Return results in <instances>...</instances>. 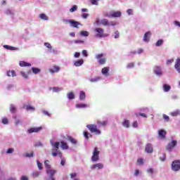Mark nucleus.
<instances>
[{"label":"nucleus","instance_id":"1","mask_svg":"<svg viewBox=\"0 0 180 180\" xmlns=\"http://www.w3.org/2000/svg\"><path fill=\"white\" fill-rule=\"evenodd\" d=\"M51 144L53 146V148L52 149V155L53 157H60V158H63V153L59 150L60 148V142H56L55 143L53 141H51Z\"/></svg>","mask_w":180,"mask_h":180},{"label":"nucleus","instance_id":"2","mask_svg":"<svg viewBox=\"0 0 180 180\" xmlns=\"http://www.w3.org/2000/svg\"><path fill=\"white\" fill-rule=\"evenodd\" d=\"M99 154H101V150H99V148H98V147H95L91 156V161L93 162H98V160H99Z\"/></svg>","mask_w":180,"mask_h":180},{"label":"nucleus","instance_id":"3","mask_svg":"<svg viewBox=\"0 0 180 180\" xmlns=\"http://www.w3.org/2000/svg\"><path fill=\"white\" fill-rule=\"evenodd\" d=\"M87 129L91 131V133H94L97 136H99L101 134V131L98 129V126L96 124H90L86 125Z\"/></svg>","mask_w":180,"mask_h":180},{"label":"nucleus","instance_id":"4","mask_svg":"<svg viewBox=\"0 0 180 180\" xmlns=\"http://www.w3.org/2000/svg\"><path fill=\"white\" fill-rule=\"evenodd\" d=\"M94 32H96V37H106L108 34H105L103 28L97 27L94 30Z\"/></svg>","mask_w":180,"mask_h":180},{"label":"nucleus","instance_id":"5","mask_svg":"<svg viewBox=\"0 0 180 180\" xmlns=\"http://www.w3.org/2000/svg\"><path fill=\"white\" fill-rule=\"evenodd\" d=\"M102 57H103V53H99L96 55V60H98V64H100V65H103L106 64V61H107L106 58H102Z\"/></svg>","mask_w":180,"mask_h":180},{"label":"nucleus","instance_id":"6","mask_svg":"<svg viewBox=\"0 0 180 180\" xmlns=\"http://www.w3.org/2000/svg\"><path fill=\"white\" fill-rule=\"evenodd\" d=\"M104 16H107V18H120V16H122V12L114 11L113 13H112L110 14L105 13Z\"/></svg>","mask_w":180,"mask_h":180},{"label":"nucleus","instance_id":"7","mask_svg":"<svg viewBox=\"0 0 180 180\" xmlns=\"http://www.w3.org/2000/svg\"><path fill=\"white\" fill-rule=\"evenodd\" d=\"M65 23H70V26H72V27H76V29H78V26H81V22L74 20H67Z\"/></svg>","mask_w":180,"mask_h":180},{"label":"nucleus","instance_id":"8","mask_svg":"<svg viewBox=\"0 0 180 180\" xmlns=\"http://www.w3.org/2000/svg\"><path fill=\"white\" fill-rule=\"evenodd\" d=\"M172 169L173 171H179L180 169V161L175 160L172 164Z\"/></svg>","mask_w":180,"mask_h":180},{"label":"nucleus","instance_id":"9","mask_svg":"<svg viewBox=\"0 0 180 180\" xmlns=\"http://www.w3.org/2000/svg\"><path fill=\"white\" fill-rule=\"evenodd\" d=\"M41 130H43V127H32L27 129V133L30 134L32 133H39V131H41Z\"/></svg>","mask_w":180,"mask_h":180},{"label":"nucleus","instance_id":"10","mask_svg":"<svg viewBox=\"0 0 180 180\" xmlns=\"http://www.w3.org/2000/svg\"><path fill=\"white\" fill-rule=\"evenodd\" d=\"M176 144H177L176 141L174 140L171 143H168L166 148L168 151H171L172 148H174V147H176Z\"/></svg>","mask_w":180,"mask_h":180},{"label":"nucleus","instance_id":"11","mask_svg":"<svg viewBox=\"0 0 180 180\" xmlns=\"http://www.w3.org/2000/svg\"><path fill=\"white\" fill-rule=\"evenodd\" d=\"M46 173L47 174V175L50 176V178H53V176H54V175L57 174V170L53 169L51 168V169H46Z\"/></svg>","mask_w":180,"mask_h":180},{"label":"nucleus","instance_id":"12","mask_svg":"<svg viewBox=\"0 0 180 180\" xmlns=\"http://www.w3.org/2000/svg\"><path fill=\"white\" fill-rule=\"evenodd\" d=\"M103 168V165H102V163H97L95 165H93L91 167V169H102Z\"/></svg>","mask_w":180,"mask_h":180},{"label":"nucleus","instance_id":"13","mask_svg":"<svg viewBox=\"0 0 180 180\" xmlns=\"http://www.w3.org/2000/svg\"><path fill=\"white\" fill-rule=\"evenodd\" d=\"M101 24L103 25V26H115V25H116L115 23H109V21L108 20V19H103L101 20Z\"/></svg>","mask_w":180,"mask_h":180},{"label":"nucleus","instance_id":"14","mask_svg":"<svg viewBox=\"0 0 180 180\" xmlns=\"http://www.w3.org/2000/svg\"><path fill=\"white\" fill-rule=\"evenodd\" d=\"M158 134H159V137H160V139H165V137L167 136V131L164 129H160L158 131Z\"/></svg>","mask_w":180,"mask_h":180},{"label":"nucleus","instance_id":"15","mask_svg":"<svg viewBox=\"0 0 180 180\" xmlns=\"http://www.w3.org/2000/svg\"><path fill=\"white\" fill-rule=\"evenodd\" d=\"M145 150H146V153L151 154V153H153V145H151V143H148L146 146Z\"/></svg>","mask_w":180,"mask_h":180},{"label":"nucleus","instance_id":"16","mask_svg":"<svg viewBox=\"0 0 180 180\" xmlns=\"http://www.w3.org/2000/svg\"><path fill=\"white\" fill-rule=\"evenodd\" d=\"M154 72L156 75H162V71H161V68L160 66H156L154 69Z\"/></svg>","mask_w":180,"mask_h":180},{"label":"nucleus","instance_id":"17","mask_svg":"<svg viewBox=\"0 0 180 180\" xmlns=\"http://www.w3.org/2000/svg\"><path fill=\"white\" fill-rule=\"evenodd\" d=\"M174 68L176 70V71H178V72H179L180 74V58H177L176 60V63L174 65Z\"/></svg>","mask_w":180,"mask_h":180},{"label":"nucleus","instance_id":"18","mask_svg":"<svg viewBox=\"0 0 180 180\" xmlns=\"http://www.w3.org/2000/svg\"><path fill=\"white\" fill-rule=\"evenodd\" d=\"M49 71L51 74H54V72H58L60 71V67L54 65L53 66V69H49Z\"/></svg>","mask_w":180,"mask_h":180},{"label":"nucleus","instance_id":"19","mask_svg":"<svg viewBox=\"0 0 180 180\" xmlns=\"http://www.w3.org/2000/svg\"><path fill=\"white\" fill-rule=\"evenodd\" d=\"M150 36H151V32L150 31L145 33L143 36V40L145 41H150Z\"/></svg>","mask_w":180,"mask_h":180},{"label":"nucleus","instance_id":"20","mask_svg":"<svg viewBox=\"0 0 180 180\" xmlns=\"http://www.w3.org/2000/svg\"><path fill=\"white\" fill-rule=\"evenodd\" d=\"M83 64L84 60L82 59L78 60L74 63V65H75V67H81V65H82Z\"/></svg>","mask_w":180,"mask_h":180},{"label":"nucleus","instance_id":"21","mask_svg":"<svg viewBox=\"0 0 180 180\" xmlns=\"http://www.w3.org/2000/svg\"><path fill=\"white\" fill-rule=\"evenodd\" d=\"M60 144L62 150H68V148H70L68 144L63 141H60Z\"/></svg>","mask_w":180,"mask_h":180},{"label":"nucleus","instance_id":"22","mask_svg":"<svg viewBox=\"0 0 180 180\" xmlns=\"http://www.w3.org/2000/svg\"><path fill=\"white\" fill-rule=\"evenodd\" d=\"M67 139H68V141H70V143H71L72 144L76 145L77 143V141H76V139H74V138H73L72 136H68Z\"/></svg>","mask_w":180,"mask_h":180},{"label":"nucleus","instance_id":"23","mask_svg":"<svg viewBox=\"0 0 180 180\" xmlns=\"http://www.w3.org/2000/svg\"><path fill=\"white\" fill-rule=\"evenodd\" d=\"M19 65L21 67H30L32 65L30 63L25 62V61H20Z\"/></svg>","mask_w":180,"mask_h":180},{"label":"nucleus","instance_id":"24","mask_svg":"<svg viewBox=\"0 0 180 180\" xmlns=\"http://www.w3.org/2000/svg\"><path fill=\"white\" fill-rule=\"evenodd\" d=\"M122 126L124 127H127V129H129V127H130V121H129V120H124V121L122 122Z\"/></svg>","mask_w":180,"mask_h":180},{"label":"nucleus","instance_id":"25","mask_svg":"<svg viewBox=\"0 0 180 180\" xmlns=\"http://www.w3.org/2000/svg\"><path fill=\"white\" fill-rule=\"evenodd\" d=\"M8 77H16V72L15 70H8L7 72Z\"/></svg>","mask_w":180,"mask_h":180},{"label":"nucleus","instance_id":"26","mask_svg":"<svg viewBox=\"0 0 180 180\" xmlns=\"http://www.w3.org/2000/svg\"><path fill=\"white\" fill-rule=\"evenodd\" d=\"M86 106L87 105L85 103H77V104H76V108L77 109H84V108H86Z\"/></svg>","mask_w":180,"mask_h":180},{"label":"nucleus","instance_id":"27","mask_svg":"<svg viewBox=\"0 0 180 180\" xmlns=\"http://www.w3.org/2000/svg\"><path fill=\"white\" fill-rule=\"evenodd\" d=\"M44 166L46 168V169H51V165H50V160H45L44 161Z\"/></svg>","mask_w":180,"mask_h":180},{"label":"nucleus","instance_id":"28","mask_svg":"<svg viewBox=\"0 0 180 180\" xmlns=\"http://www.w3.org/2000/svg\"><path fill=\"white\" fill-rule=\"evenodd\" d=\"M83 134L86 140H89V137H92V134L88 133L86 131H84Z\"/></svg>","mask_w":180,"mask_h":180},{"label":"nucleus","instance_id":"29","mask_svg":"<svg viewBox=\"0 0 180 180\" xmlns=\"http://www.w3.org/2000/svg\"><path fill=\"white\" fill-rule=\"evenodd\" d=\"M101 72L103 75H106L109 72V67H105L102 69Z\"/></svg>","mask_w":180,"mask_h":180},{"label":"nucleus","instance_id":"30","mask_svg":"<svg viewBox=\"0 0 180 180\" xmlns=\"http://www.w3.org/2000/svg\"><path fill=\"white\" fill-rule=\"evenodd\" d=\"M170 115H171V116H174V117L179 116L180 110H175L174 112H172L170 113Z\"/></svg>","mask_w":180,"mask_h":180},{"label":"nucleus","instance_id":"31","mask_svg":"<svg viewBox=\"0 0 180 180\" xmlns=\"http://www.w3.org/2000/svg\"><path fill=\"white\" fill-rule=\"evenodd\" d=\"M39 18L40 19H41L42 20H49V18L47 17V15L44 13H41L39 15Z\"/></svg>","mask_w":180,"mask_h":180},{"label":"nucleus","instance_id":"32","mask_svg":"<svg viewBox=\"0 0 180 180\" xmlns=\"http://www.w3.org/2000/svg\"><path fill=\"white\" fill-rule=\"evenodd\" d=\"M163 89H164L165 92H169V91L171 89V86H169L168 84H164Z\"/></svg>","mask_w":180,"mask_h":180},{"label":"nucleus","instance_id":"33","mask_svg":"<svg viewBox=\"0 0 180 180\" xmlns=\"http://www.w3.org/2000/svg\"><path fill=\"white\" fill-rule=\"evenodd\" d=\"M86 98L85 92L84 91H80V95H79V99L80 101H84Z\"/></svg>","mask_w":180,"mask_h":180},{"label":"nucleus","instance_id":"34","mask_svg":"<svg viewBox=\"0 0 180 180\" xmlns=\"http://www.w3.org/2000/svg\"><path fill=\"white\" fill-rule=\"evenodd\" d=\"M97 124H98L99 126H106V124H108V121H97Z\"/></svg>","mask_w":180,"mask_h":180},{"label":"nucleus","instance_id":"35","mask_svg":"<svg viewBox=\"0 0 180 180\" xmlns=\"http://www.w3.org/2000/svg\"><path fill=\"white\" fill-rule=\"evenodd\" d=\"M163 43H164V40H162V39H159V40L156 42L155 46H156V47H160V46H162Z\"/></svg>","mask_w":180,"mask_h":180},{"label":"nucleus","instance_id":"36","mask_svg":"<svg viewBox=\"0 0 180 180\" xmlns=\"http://www.w3.org/2000/svg\"><path fill=\"white\" fill-rule=\"evenodd\" d=\"M32 70L33 74H39V72H40V69L37 68H32Z\"/></svg>","mask_w":180,"mask_h":180},{"label":"nucleus","instance_id":"37","mask_svg":"<svg viewBox=\"0 0 180 180\" xmlns=\"http://www.w3.org/2000/svg\"><path fill=\"white\" fill-rule=\"evenodd\" d=\"M68 99H75V95H74V93L70 92L68 94Z\"/></svg>","mask_w":180,"mask_h":180},{"label":"nucleus","instance_id":"38","mask_svg":"<svg viewBox=\"0 0 180 180\" xmlns=\"http://www.w3.org/2000/svg\"><path fill=\"white\" fill-rule=\"evenodd\" d=\"M80 34L82 36H84L85 37H88V36H89V32H88V31H82Z\"/></svg>","mask_w":180,"mask_h":180},{"label":"nucleus","instance_id":"39","mask_svg":"<svg viewBox=\"0 0 180 180\" xmlns=\"http://www.w3.org/2000/svg\"><path fill=\"white\" fill-rule=\"evenodd\" d=\"M10 112H11V113H15V112H16V107H15L13 105H11L10 106Z\"/></svg>","mask_w":180,"mask_h":180},{"label":"nucleus","instance_id":"40","mask_svg":"<svg viewBox=\"0 0 180 180\" xmlns=\"http://www.w3.org/2000/svg\"><path fill=\"white\" fill-rule=\"evenodd\" d=\"M37 164L39 169L41 171V169H43V164H41V162H39V160H37Z\"/></svg>","mask_w":180,"mask_h":180},{"label":"nucleus","instance_id":"41","mask_svg":"<svg viewBox=\"0 0 180 180\" xmlns=\"http://www.w3.org/2000/svg\"><path fill=\"white\" fill-rule=\"evenodd\" d=\"M78 9V6H77V5H74L70 9V12L72 13V12H75V11H77Z\"/></svg>","mask_w":180,"mask_h":180},{"label":"nucleus","instance_id":"42","mask_svg":"<svg viewBox=\"0 0 180 180\" xmlns=\"http://www.w3.org/2000/svg\"><path fill=\"white\" fill-rule=\"evenodd\" d=\"M4 49H6L7 50H15V47L9 45H4Z\"/></svg>","mask_w":180,"mask_h":180},{"label":"nucleus","instance_id":"43","mask_svg":"<svg viewBox=\"0 0 180 180\" xmlns=\"http://www.w3.org/2000/svg\"><path fill=\"white\" fill-rule=\"evenodd\" d=\"M2 123L3 124H8V123H9V120H8V118L4 117L2 119Z\"/></svg>","mask_w":180,"mask_h":180},{"label":"nucleus","instance_id":"44","mask_svg":"<svg viewBox=\"0 0 180 180\" xmlns=\"http://www.w3.org/2000/svg\"><path fill=\"white\" fill-rule=\"evenodd\" d=\"M39 175H40V172L35 171L33 172L32 173V176H34V178H37V176H39Z\"/></svg>","mask_w":180,"mask_h":180},{"label":"nucleus","instance_id":"45","mask_svg":"<svg viewBox=\"0 0 180 180\" xmlns=\"http://www.w3.org/2000/svg\"><path fill=\"white\" fill-rule=\"evenodd\" d=\"M139 116H141L142 117H147V115H146L145 113H141V112H140L139 114L136 113V117H139Z\"/></svg>","mask_w":180,"mask_h":180},{"label":"nucleus","instance_id":"46","mask_svg":"<svg viewBox=\"0 0 180 180\" xmlns=\"http://www.w3.org/2000/svg\"><path fill=\"white\" fill-rule=\"evenodd\" d=\"M163 119L166 122H169V117L165 114L163 115Z\"/></svg>","mask_w":180,"mask_h":180},{"label":"nucleus","instance_id":"47","mask_svg":"<svg viewBox=\"0 0 180 180\" xmlns=\"http://www.w3.org/2000/svg\"><path fill=\"white\" fill-rule=\"evenodd\" d=\"M161 161H165V159L167 158V155L165 153H163L162 156L160 157Z\"/></svg>","mask_w":180,"mask_h":180},{"label":"nucleus","instance_id":"48","mask_svg":"<svg viewBox=\"0 0 180 180\" xmlns=\"http://www.w3.org/2000/svg\"><path fill=\"white\" fill-rule=\"evenodd\" d=\"M44 46L47 47V49H52L51 44L50 43H48V42L44 43Z\"/></svg>","mask_w":180,"mask_h":180},{"label":"nucleus","instance_id":"49","mask_svg":"<svg viewBox=\"0 0 180 180\" xmlns=\"http://www.w3.org/2000/svg\"><path fill=\"white\" fill-rule=\"evenodd\" d=\"M6 15H13V12L11 11L10 9H7L5 12Z\"/></svg>","mask_w":180,"mask_h":180},{"label":"nucleus","instance_id":"50","mask_svg":"<svg viewBox=\"0 0 180 180\" xmlns=\"http://www.w3.org/2000/svg\"><path fill=\"white\" fill-rule=\"evenodd\" d=\"M137 162L139 164V165H143V164H144V161L142 158L138 159Z\"/></svg>","mask_w":180,"mask_h":180},{"label":"nucleus","instance_id":"51","mask_svg":"<svg viewBox=\"0 0 180 180\" xmlns=\"http://www.w3.org/2000/svg\"><path fill=\"white\" fill-rule=\"evenodd\" d=\"M99 0H90V2L92 5H98V1Z\"/></svg>","mask_w":180,"mask_h":180},{"label":"nucleus","instance_id":"52","mask_svg":"<svg viewBox=\"0 0 180 180\" xmlns=\"http://www.w3.org/2000/svg\"><path fill=\"white\" fill-rule=\"evenodd\" d=\"M133 67H134V63H129L127 65V68H133Z\"/></svg>","mask_w":180,"mask_h":180},{"label":"nucleus","instance_id":"53","mask_svg":"<svg viewBox=\"0 0 180 180\" xmlns=\"http://www.w3.org/2000/svg\"><path fill=\"white\" fill-rule=\"evenodd\" d=\"M26 110H34V108L33 106H31V105H27Z\"/></svg>","mask_w":180,"mask_h":180},{"label":"nucleus","instance_id":"54","mask_svg":"<svg viewBox=\"0 0 180 180\" xmlns=\"http://www.w3.org/2000/svg\"><path fill=\"white\" fill-rule=\"evenodd\" d=\"M20 74H21L22 77H23V78H25V79H27L28 76H27V75H26V73H25V72H21Z\"/></svg>","mask_w":180,"mask_h":180},{"label":"nucleus","instance_id":"55","mask_svg":"<svg viewBox=\"0 0 180 180\" xmlns=\"http://www.w3.org/2000/svg\"><path fill=\"white\" fill-rule=\"evenodd\" d=\"M132 127H135V128L139 127V124L137 123V121H134V122H133Z\"/></svg>","mask_w":180,"mask_h":180},{"label":"nucleus","instance_id":"56","mask_svg":"<svg viewBox=\"0 0 180 180\" xmlns=\"http://www.w3.org/2000/svg\"><path fill=\"white\" fill-rule=\"evenodd\" d=\"M82 55H83L84 57H88V52L86 51V50H83V51H82Z\"/></svg>","mask_w":180,"mask_h":180},{"label":"nucleus","instance_id":"57","mask_svg":"<svg viewBox=\"0 0 180 180\" xmlns=\"http://www.w3.org/2000/svg\"><path fill=\"white\" fill-rule=\"evenodd\" d=\"M88 16H89V14H88V13H83L82 15V18H83V19H86L88 18Z\"/></svg>","mask_w":180,"mask_h":180},{"label":"nucleus","instance_id":"58","mask_svg":"<svg viewBox=\"0 0 180 180\" xmlns=\"http://www.w3.org/2000/svg\"><path fill=\"white\" fill-rule=\"evenodd\" d=\"M79 56H81V53L79 52H75L74 56L75 58H79Z\"/></svg>","mask_w":180,"mask_h":180},{"label":"nucleus","instance_id":"59","mask_svg":"<svg viewBox=\"0 0 180 180\" xmlns=\"http://www.w3.org/2000/svg\"><path fill=\"white\" fill-rule=\"evenodd\" d=\"M147 172H148V174H154V169H153V168L148 169L147 170Z\"/></svg>","mask_w":180,"mask_h":180},{"label":"nucleus","instance_id":"60","mask_svg":"<svg viewBox=\"0 0 180 180\" xmlns=\"http://www.w3.org/2000/svg\"><path fill=\"white\" fill-rule=\"evenodd\" d=\"M6 153L7 154H12L13 153V148H8Z\"/></svg>","mask_w":180,"mask_h":180},{"label":"nucleus","instance_id":"61","mask_svg":"<svg viewBox=\"0 0 180 180\" xmlns=\"http://www.w3.org/2000/svg\"><path fill=\"white\" fill-rule=\"evenodd\" d=\"M115 34V39H119V31H116Z\"/></svg>","mask_w":180,"mask_h":180},{"label":"nucleus","instance_id":"62","mask_svg":"<svg viewBox=\"0 0 180 180\" xmlns=\"http://www.w3.org/2000/svg\"><path fill=\"white\" fill-rule=\"evenodd\" d=\"M20 180H29V178L26 176H22Z\"/></svg>","mask_w":180,"mask_h":180},{"label":"nucleus","instance_id":"63","mask_svg":"<svg viewBox=\"0 0 180 180\" xmlns=\"http://www.w3.org/2000/svg\"><path fill=\"white\" fill-rule=\"evenodd\" d=\"M77 176V173H72L70 174V178L72 179V178H75Z\"/></svg>","mask_w":180,"mask_h":180},{"label":"nucleus","instance_id":"64","mask_svg":"<svg viewBox=\"0 0 180 180\" xmlns=\"http://www.w3.org/2000/svg\"><path fill=\"white\" fill-rule=\"evenodd\" d=\"M60 165H62L63 167H64V165H65V159H62L61 160Z\"/></svg>","mask_w":180,"mask_h":180}]
</instances>
